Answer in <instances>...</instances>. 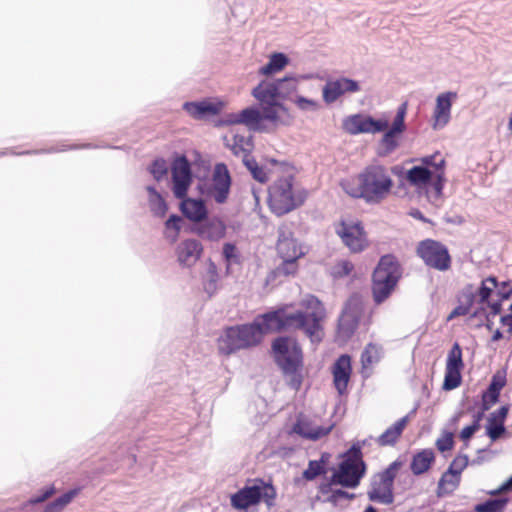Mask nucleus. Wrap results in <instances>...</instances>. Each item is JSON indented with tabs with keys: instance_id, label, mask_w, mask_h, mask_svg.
Segmentation results:
<instances>
[{
	"instance_id": "1",
	"label": "nucleus",
	"mask_w": 512,
	"mask_h": 512,
	"mask_svg": "<svg viewBox=\"0 0 512 512\" xmlns=\"http://www.w3.org/2000/svg\"><path fill=\"white\" fill-rule=\"evenodd\" d=\"M393 187V180L386 167L370 165L357 177V184L347 191L354 198L364 199L369 204L384 200Z\"/></svg>"
},
{
	"instance_id": "2",
	"label": "nucleus",
	"mask_w": 512,
	"mask_h": 512,
	"mask_svg": "<svg viewBox=\"0 0 512 512\" xmlns=\"http://www.w3.org/2000/svg\"><path fill=\"white\" fill-rule=\"evenodd\" d=\"M272 350L276 364L281 369L287 384L298 390L302 384L300 372L302 366V350L296 341L288 337H278L272 342Z\"/></svg>"
},
{
	"instance_id": "3",
	"label": "nucleus",
	"mask_w": 512,
	"mask_h": 512,
	"mask_svg": "<svg viewBox=\"0 0 512 512\" xmlns=\"http://www.w3.org/2000/svg\"><path fill=\"white\" fill-rule=\"evenodd\" d=\"M402 271L393 255H384L372 275V294L376 304L383 303L395 289Z\"/></svg>"
},
{
	"instance_id": "4",
	"label": "nucleus",
	"mask_w": 512,
	"mask_h": 512,
	"mask_svg": "<svg viewBox=\"0 0 512 512\" xmlns=\"http://www.w3.org/2000/svg\"><path fill=\"white\" fill-rule=\"evenodd\" d=\"M306 196L305 190L293 188V177L291 176L278 179L269 188L270 207L279 216L302 205Z\"/></svg>"
},
{
	"instance_id": "5",
	"label": "nucleus",
	"mask_w": 512,
	"mask_h": 512,
	"mask_svg": "<svg viewBox=\"0 0 512 512\" xmlns=\"http://www.w3.org/2000/svg\"><path fill=\"white\" fill-rule=\"evenodd\" d=\"M262 339L253 322L227 327L218 338V350L230 355L238 350L257 346Z\"/></svg>"
},
{
	"instance_id": "6",
	"label": "nucleus",
	"mask_w": 512,
	"mask_h": 512,
	"mask_svg": "<svg viewBox=\"0 0 512 512\" xmlns=\"http://www.w3.org/2000/svg\"><path fill=\"white\" fill-rule=\"evenodd\" d=\"M254 326L260 333V338L269 332H280L283 330H299L304 325V318L301 314L288 312L285 308H279L267 313L258 315L253 320Z\"/></svg>"
},
{
	"instance_id": "7",
	"label": "nucleus",
	"mask_w": 512,
	"mask_h": 512,
	"mask_svg": "<svg viewBox=\"0 0 512 512\" xmlns=\"http://www.w3.org/2000/svg\"><path fill=\"white\" fill-rule=\"evenodd\" d=\"M303 306L308 310L304 312L297 310L294 314H301L304 318V325L299 327L312 343H319L323 338L322 321L326 317V309L323 303L313 295H308L302 301Z\"/></svg>"
},
{
	"instance_id": "8",
	"label": "nucleus",
	"mask_w": 512,
	"mask_h": 512,
	"mask_svg": "<svg viewBox=\"0 0 512 512\" xmlns=\"http://www.w3.org/2000/svg\"><path fill=\"white\" fill-rule=\"evenodd\" d=\"M417 255L424 263L435 270L447 271L451 267V257L447 247L439 241L425 239L417 246Z\"/></svg>"
},
{
	"instance_id": "9",
	"label": "nucleus",
	"mask_w": 512,
	"mask_h": 512,
	"mask_svg": "<svg viewBox=\"0 0 512 512\" xmlns=\"http://www.w3.org/2000/svg\"><path fill=\"white\" fill-rule=\"evenodd\" d=\"M361 314V305L357 297H350L338 320L337 337L343 342L349 340L355 333Z\"/></svg>"
},
{
	"instance_id": "10",
	"label": "nucleus",
	"mask_w": 512,
	"mask_h": 512,
	"mask_svg": "<svg viewBox=\"0 0 512 512\" xmlns=\"http://www.w3.org/2000/svg\"><path fill=\"white\" fill-rule=\"evenodd\" d=\"M366 466L354 463L351 459H343L331 476V485H340L345 488H356L365 474Z\"/></svg>"
},
{
	"instance_id": "11",
	"label": "nucleus",
	"mask_w": 512,
	"mask_h": 512,
	"mask_svg": "<svg viewBox=\"0 0 512 512\" xmlns=\"http://www.w3.org/2000/svg\"><path fill=\"white\" fill-rule=\"evenodd\" d=\"M464 367L462 349L458 342H455L448 352L445 376L442 388L451 391L460 386L462 381L461 370Z\"/></svg>"
},
{
	"instance_id": "12",
	"label": "nucleus",
	"mask_w": 512,
	"mask_h": 512,
	"mask_svg": "<svg viewBox=\"0 0 512 512\" xmlns=\"http://www.w3.org/2000/svg\"><path fill=\"white\" fill-rule=\"evenodd\" d=\"M389 127L387 120L374 119L371 116H363L355 114L348 116L343 121L344 130L351 135L362 133H379L385 131Z\"/></svg>"
},
{
	"instance_id": "13",
	"label": "nucleus",
	"mask_w": 512,
	"mask_h": 512,
	"mask_svg": "<svg viewBox=\"0 0 512 512\" xmlns=\"http://www.w3.org/2000/svg\"><path fill=\"white\" fill-rule=\"evenodd\" d=\"M173 194L177 199H182L187 195L188 189L192 183L191 165L185 156L177 157L171 167Z\"/></svg>"
},
{
	"instance_id": "14",
	"label": "nucleus",
	"mask_w": 512,
	"mask_h": 512,
	"mask_svg": "<svg viewBox=\"0 0 512 512\" xmlns=\"http://www.w3.org/2000/svg\"><path fill=\"white\" fill-rule=\"evenodd\" d=\"M231 182L232 180L227 166L224 163H217L212 174V185L210 189V195L216 203L223 204L227 201Z\"/></svg>"
},
{
	"instance_id": "15",
	"label": "nucleus",
	"mask_w": 512,
	"mask_h": 512,
	"mask_svg": "<svg viewBox=\"0 0 512 512\" xmlns=\"http://www.w3.org/2000/svg\"><path fill=\"white\" fill-rule=\"evenodd\" d=\"M359 90L360 85L356 80L340 77L326 82L322 89V96L326 104H332L345 93H355Z\"/></svg>"
},
{
	"instance_id": "16",
	"label": "nucleus",
	"mask_w": 512,
	"mask_h": 512,
	"mask_svg": "<svg viewBox=\"0 0 512 512\" xmlns=\"http://www.w3.org/2000/svg\"><path fill=\"white\" fill-rule=\"evenodd\" d=\"M337 234L352 252H361L366 245V237L360 223L342 222L337 228Z\"/></svg>"
},
{
	"instance_id": "17",
	"label": "nucleus",
	"mask_w": 512,
	"mask_h": 512,
	"mask_svg": "<svg viewBox=\"0 0 512 512\" xmlns=\"http://www.w3.org/2000/svg\"><path fill=\"white\" fill-rule=\"evenodd\" d=\"M457 98L456 92H445L441 93L436 98V106L433 113L434 118V128H443L445 127L451 117V107L454 99Z\"/></svg>"
},
{
	"instance_id": "18",
	"label": "nucleus",
	"mask_w": 512,
	"mask_h": 512,
	"mask_svg": "<svg viewBox=\"0 0 512 512\" xmlns=\"http://www.w3.org/2000/svg\"><path fill=\"white\" fill-rule=\"evenodd\" d=\"M277 251L279 256L284 258L300 257L303 252L296 240L293 238V233L288 226L282 225L278 229Z\"/></svg>"
},
{
	"instance_id": "19",
	"label": "nucleus",
	"mask_w": 512,
	"mask_h": 512,
	"mask_svg": "<svg viewBox=\"0 0 512 512\" xmlns=\"http://www.w3.org/2000/svg\"><path fill=\"white\" fill-rule=\"evenodd\" d=\"M231 506L238 510H246L261 501L260 485L245 486L231 495Z\"/></svg>"
},
{
	"instance_id": "20",
	"label": "nucleus",
	"mask_w": 512,
	"mask_h": 512,
	"mask_svg": "<svg viewBox=\"0 0 512 512\" xmlns=\"http://www.w3.org/2000/svg\"><path fill=\"white\" fill-rule=\"evenodd\" d=\"M202 252V244L195 239L182 241L176 249L178 262L185 267H192L199 260Z\"/></svg>"
},
{
	"instance_id": "21",
	"label": "nucleus",
	"mask_w": 512,
	"mask_h": 512,
	"mask_svg": "<svg viewBox=\"0 0 512 512\" xmlns=\"http://www.w3.org/2000/svg\"><path fill=\"white\" fill-rule=\"evenodd\" d=\"M332 430V425L330 426H321V425H314L307 417L300 415L296 421V423L293 426V431L302 436L303 438L309 439V440H318L327 434L330 433Z\"/></svg>"
},
{
	"instance_id": "22",
	"label": "nucleus",
	"mask_w": 512,
	"mask_h": 512,
	"mask_svg": "<svg viewBox=\"0 0 512 512\" xmlns=\"http://www.w3.org/2000/svg\"><path fill=\"white\" fill-rule=\"evenodd\" d=\"M334 386L340 395L347 389L351 376V358L347 354L341 355L333 365Z\"/></svg>"
},
{
	"instance_id": "23",
	"label": "nucleus",
	"mask_w": 512,
	"mask_h": 512,
	"mask_svg": "<svg viewBox=\"0 0 512 512\" xmlns=\"http://www.w3.org/2000/svg\"><path fill=\"white\" fill-rule=\"evenodd\" d=\"M192 232L201 238L210 241H218L225 236L226 225L220 219L213 218L206 222L202 221L198 224H195L192 228Z\"/></svg>"
},
{
	"instance_id": "24",
	"label": "nucleus",
	"mask_w": 512,
	"mask_h": 512,
	"mask_svg": "<svg viewBox=\"0 0 512 512\" xmlns=\"http://www.w3.org/2000/svg\"><path fill=\"white\" fill-rule=\"evenodd\" d=\"M181 200L180 210L187 219L198 224L207 218L208 211L202 199L185 196Z\"/></svg>"
},
{
	"instance_id": "25",
	"label": "nucleus",
	"mask_w": 512,
	"mask_h": 512,
	"mask_svg": "<svg viewBox=\"0 0 512 512\" xmlns=\"http://www.w3.org/2000/svg\"><path fill=\"white\" fill-rule=\"evenodd\" d=\"M508 412L509 407L504 405L489 415L486 425V434L492 442L498 440L506 432L504 422Z\"/></svg>"
},
{
	"instance_id": "26",
	"label": "nucleus",
	"mask_w": 512,
	"mask_h": 512,
	"mask_svg": "<svg viewBox=\"0 0 512 512\" xmlns=\"http://www.w3.org/2000/svg\"><path fill=\"white\" fill-rule=\"evenodd\" d=\"M417 407L412 409L406 416L399 419L392 426L387 428L377 439V442L381 446L394 445L398 438L401 436L405 427L407 426L410 419L416 414Z\"/></svg>"
},
{
	"instance_id": "27",
	"label": "nucleus",
	"mask_w": 512,
	"mask_h": 512,
	"mask_svg": "<svg viewBox=\"0 0 512 512\" xmlns=\"http://www.w3.org/2000/svg\"><path fill=\"white\" fill-rule=\"evenodd\" d=\"M262 121L261 112L254 107H248L243 109L239 113L229 114L227 117V123L229 124H244L250 130L259 131L260 123Z\"/></svg>"
},
{
	"instance_id": "28",
	"label": "nucleus",
	"mask_w": 512,
	"mask_h": 512,
	"mask_svg": "<svg viewBox=\"0 0 512 512\" xmlns=\"http://www.w3.org/2000/svg\"><path fill=\"white\" fill-rule=\"evenodd\" d=\"M367 495L369 500L372 502L389 505L394 501L393 487L376 477L371 482Z\"/></svg>"
},
{
	"instance_id": "29",
	"label": "nucleus",
	"mask_w": 512,
	"mask_h": 512,
	"mask_svg": "<svg viewBox=\"0 0 512 512\" xmlns=\"http://www.w3.org/2000/svg\"><path fill=\"white\" fill-rule=\"evenodd\" d=\"M252 95L260 104L280 103L274 80H263L252 90Z\"/></svg>"
},
{
	"instance_id": "30",
	"label": "nucleus",
	"mask_w": 512,
	"mask_h": 512,
	"mask_svg": "<svg viewBox=\"0 0 512 512\" xmlns=\"http://www.w3.org/2000/svg\"><path fill=\"white\" fill-rule=\"evenodd\" d=\"M505 377L494 375L487 390L482 394L483 411H487L499 401L500 391L505 386Z\"/></svg>"
},
{
	"instance_id": "31",
	"label": "nucleus",
	"mask_w": 512,
	"mask_h": 512,
	"mask_svg": "<svg viewBox=\"0 0 512 512\" xmlns=\"http://www.w3.org/2000/svg\"><path fill=\"white\" fill-rule=\"evenodd\" d=\"M433 172L424 166H414L409 169L405 174V179L407 182L416 188H423L428 186V184L432 181Z\"/></svg>"
},
{
	"instance_id": "32",
	"label": "nucleus",
	"mask_w": 512,
	"mask_h": 512,
	"mask_svg": "<svg viewBox=\"0 0 512 512\" xmlns=\"http://www.w3.org/2000/svg\"><path fill=\"white\" fill-rule=\"evenodd\" d=\"M183 109L195 119H203L208 115H216L219 112L217 105L211 102H185Z\"/></svg>"
},
{
	"instance_id": "33",
	"label": "nucleus",
	"mask_w": 512,
	"mask_h": 512,
	"mask_svg": "<svg viewBox=\"0 0 512 512\" xmlns=\"http://www.w3.org/2000/svg\"><path fill=\"white\" fill-rule=\"evenodd\" d=\"M434 459L435 455L431 449H424L418 452L412 458L410 464L411 471L415 475H421L425 473L430 468Z\"/></svg>"
},
{
	"instance_id": "34",
	"label": "nucleus",
	"mask_w": 512,
	"mask_h": 512,
	"mask_svg": "<svg viewBox=\"0 0 512 512\" xmlns=\"http://www.w3.org/2000/svg\"><path fill=\"white\" fill-rule=\"evenodd\" d=\"M80 491L81 488L77 487L65 492L54 501L48 503L42 512H62L64 508L80 493Z\"/></svg>"
},
{
	"instance_id": "35",
	"label": "nucleus",
	"mask_w": 512,
	"mask_h": 512,
	"mask_svg": "<svg viewBox=\"0 0 512 512\" xmlns=\"http://www.w3.org/2000/svg\"><path fill=\"white\" fill-rule=\"evenodd\" d=\"M288 57L283 53H274L270 56L266 65L259 69L261 75H272L281 71L288 64Z\"/></svg>"
},
{
	"instance_id": "36",
	"label": "nucleus",
	"mask_w": 512,
	"mask_h": 512,
	"mask_svg": "<svg viewBox=\"0 0 512 512\" xmlns=\"http://www.w3.org/2000/svg\"><path fill=\"white\" fill-rule=\"evenodd\" d=\"M274 81L280 102L287 99L297 90L298 80L294 76H285Z\"/></svg>"
},
{
	"instance_id": "37",
	"label": "nucleus",
	"mask_w": 512,
	"mask_h": 512,
	"mask_svg": "<svg viewBox=\"0 0 512 512\" xmlns=\"http://www.w3.org/2000/svg\"><path fill=\"white\" fill-rule=\"evenodd\" d=\"M399 136V133L387 128L381 139L379 155L387 156L394 152L399 146Z\"/></svg>"
},
{
	"instance_id": "38",
	"label": "nucleus",
	"mask_w": 512,
	"mask_h": 512,
	"mask_svg": "<svg viewBox=\"0 0 512 512\" xmlns=\"http://www.w3.org/2000/svg\"><path fill=\"white\" fill-rule=\"evenodd\" d=\"M508 503V498H490L474 507L475 512H503Z\"/></svg>"
},
{
	"instance_id": "39",
	"label": "nucleus",
	"mask_w": 512,
	"mask_h": 512,
	"mask_svg": "<svg viewBox=\"0 0 512 512\" xmlns=\"http://www.w3.org/2000/svg\"><path fill=\"white\" fill-rule=\"evenodd\" d=\"M459 482L460 477L446 471L438 482V495L442 496L444 494L452 493L459 485Z\"/></svg>"
},
{
	"instance_id": "40",
	"label": "nucleus",
	"mask_w": 512,
	"mask_h": 512,
	"mask_svg": "<svg viewBox=\"0 0 512 512\" xmlns=\"http://www.w3.org/2000/svg\"><path fill=\"white\" fill-rule=\"evenodd\" d=\"M496 287H498V280L494 276H489L486 279L482 280L481 285L477 291V296L479 297V303H486L490 296L495 292Z\"/></svg>"
},
{
	"instance_id": "41",
	"label": "nucleus",
	"mask_w": 512,
	"mask_h": 512,
	"mask_svg": "<svg viewBox=\"0 0 512 512\" xmlns=\"http://www.w3.org/2000/svg\"><path fill=\"white\" fill-rule=\"evenodd\" d=\"M243 163L256 181L260 183H266L268 181L267 172L263 167L259 166L255 159L251 158L249 154L244 155Z\"/></svg>"
},
{
	"instance_id": "42",
	"label": "nucleus",
	"mask_w": 512,
	"mask_h": 512,
	"mask_svg": "<svg viewBox=\"0 0 512 512\" xmlns=\"http://www.w3.org/2000/svg\"><path fill=\"white\" fill-rule=\"evenodd\" d=\"M381 347L369 343L361 354V363L363 368H367L370 365L377 363L381 358Z\"/></svg>"
},
{
	"instance_id": "43",
	"label": "nucleus",
	"mask_w": 512,
	"mask_h": 512,
	"mask_svg": "<svg viewBox=\"0 0 512 512\" xmlns=\"http://www.w3.org/2000/svg\"><path fill=\"white\" fill-rule=\"evenodd\" d=\"M325 461V454L321 456L320 460H310L307 469L303 471V478L307 481H312L324 474L326 472L324 467Z\"/></svg>"
},
{
	"instance_id": "44",
	"label": "nucleus",
	"mask_w": 512,
	"mask_h": 512,
	"mask_svg": "<svg viewBox=\"0 0 512 512\" xmlns=\"http://www.w3.org/2000/svg\"><path fill=\"white\" fill-rule=\"evenodd\" d=\"M354 265L348 260H338L330 267V275L333 279H342L353 271Z\"/></svg>"
},
{
	"instance_id": "45",
	"label": "nucleus",
	"mask_w": 512,
	"mask_h": 512,
	"mask_svg": "<svg viewBox=\"0 0 512 512\" xmlns=\"http://www.w3.org/2000/svg\"><path fill=\"white\" fill-rule=\"evenodd\" d=\"M407 107H408L407 102L402 103L398 107L396 115H395V117L393 119L392 125L389 128L390 130L395 131V132L399 133L400 135L406 129L405 116H406V113H407Z\"/></svg>"
},
{
	"instance_id": "46",
	"label": "nucleus",
	"mask_w": 512,
	"mask_h": 512,
	"mask_svg": "<svg viewBox=\"0 0 512 512\" xmlns=\"http://www.w3.org/2000/svg\"><path fill=\"white\" fill-rule=\"evenodd\" d=\"M148 202H149L150 210L153 213V215H155L157 217L165 216V214L168 210V206H167L166 201L164 200V198L161 195H154V198H149Z\"/></svg>"
},
{
	"instance_id": "47",
	"label": "nucleus",
	"mask_w": 512,
	"mask_h": 512,
	"mask_svg": "<svg viewBox=\"0 0 512 512\" xmlns=\"http://www.w3.org/2000/svg\"><path fill=\"white\" fill-rule=\"evenodd\" d=\"M400 467L401 462L394 461L383 472L378 474L376 478L393 487L397 471L399 470Z\"/></svg>"
},
{
	"instance_id": "48",
	"label": "nucleus",
	"mask_w": 512,
	"mask_h": 512,
	"mask_svg": "<svg viewBox=\"0 0 512 512\" xmlns=\"http://www.w3.org/2000/svg\"><path fill=\"white\" fill-rule=\"evenodd\" d=\"M262 106V120H269L275 122L278 120V109L285 110L281 103L261 104Z\"/></svg>"
},
{
	"instance_id": "49",
	"label": "nucleus",
	"mask_w": 512,
	"mask_h": 512,
	"mask_svg": "<svg viewBox=\"0 0 512 512\" xmlns=\"http://www.w3.org/2000/svg\"><path fill=\"white\" fill-rule=\"evenodd\" d=\"M181 222L182 219L177 214L170 215L167 221L165 222L166 230L168 232L173 231L172 235H170L169 233L167 234V237L171 238L172 241H175L178 237V234L181 230Z\"/></svg>"
},
{
	"instance_id": "50",
	"label": "nucleus",
	"mask_w": 512,
	"mask_h": 512,
	"mask_svg": "<svg viewBox=\"0 0 512 512\" xmlns=\"http://www.w3.org/2000/svg\"><path fill=\"white\" fill-rule=\"evenodd\" d=\"M476 295L472 292L465 295L466 302L465 304L458 305L453 309V311L449 315V319H452L457 316H464L467 315L470 312V308L472 307L474 303Z\"/></svg>"
},
{
	"instance_id": "51",
	"label": "nucleus",
	"mask_w": 512,
	"mask_h": 512,
	"mask_svg": "<svg viewBox=\"0 0 512 512\" xmlns=\"http://www.w3.org/2000/svg\"><path fill=\"white\" fill-rule=\"evenodd\" d=\"M468 463V456L460 454L454 458L447 471H449L450 474L460 477L461 472L467 467Z\"/></svg>"
},
{
	"instance_id": "52",
	"label": "nucleus",
	"mask_w": 512,
	"mask_h": 512,
	"mask_svg": "<svg viewBox=\"0 0 512 512\" xmlns=\"http://www.w3.org/2000/svg\"><path fill=\"white\" fill-rule=\"evenodd\" d=\"M252 146V142L250 138H245L244 136L235 135L234 143L232 145V151L235 155L240 153H244V155L248 154L249 147Z\"/></svg>"
},
{
	"instance_id": "53",
	"label": "nucleus",
	"mask_w": 512,
	"mask_h": 512,
	"mask_svg": "<svg viewBox=\"0 0 512 512\" xmlns=\"http://www.w3.org/2000/svg\"><path fill=\"white\" fill-rule=\"evenodd\" d=\"M154 179L160 181L168 173V165L164 159H156L150 166Z\"/></svg>"
},
{
	"instance_id": "54",
	"label": "nucleus",
	"mask_w": 512,
	"mask_h": 512,
	"mask_svg": "<svg viewBox=\"0 0 512 512\" xmlns=\"http://www.w3.org/2000/svg\"><path fill=\"white\" fill-rule=\"evenodd\" d=\"M218 279L217 268L214 263H210L207 269V280L205 281L204 287L206 292L209 294L214 293L216 290V283Z\"/></svg>"
},
{
	"instance_id": "55",
	"label": "nucleus",
	"mask_w": 512,
	"mask_h": 512,
	"mask_svg": "<svg viewBox=\"0 0 512 512\" xmlns=\"http://www.w3.org/2000/svg\"><path fill=\"white\" fill-rule=\"evenodd\" d=\"M436 158H437L436 154L423 157L421 159V162H422L421 166L427 167L428 169H429V167H433L434 168L433 173L444 171L445 160L443 158H441L439 161H436Z\"/></svg>"
},
{
	"instance_id": "56",
	"label": "nucleus",
	"mask_w": 512,
	"mask_h": 512,
	"mask_svg": "<svg viewBox=\"0 0 512 512\" xmlns=\"http://www.w3.org/2000/svg\"><path fill=\"white\" fill-rule=\"evenodd\" d=\"M298 258L299 257L284 258L282 264L278 268L279 272L284 275H293L297 270L296 261Z\"/></svg>"
},
{
	"instance_id": "57",
	"label": "nucleus",
	"mask_w": 512,
	"mask_h": 512,
	"mask_svg": "<svg viewBox=\"0 0 512 512\" xmlns=\"http://www.w3.org/2000/svg\"><path fill=\"white\" fill-rule=\"evenodd\" d=\"M445 183V173L444 171H440L437 173H433L432 181L428 184L431 185L434 189V192L436 194V197H439L442 195V190Z\"/></svg>"
},
{
	"instance_id": "58",
	"label": "nucleus",
	"mask_w": 512,
	"mask_h": 512,
	"mask_svg": "<svg viewBox=\"0 0 512 512\" xmlns=\"http://www.w3.org/2000/svg\"><path fill=\"white\" fill-rule=\"evenodd\" d=\"M454 440L453 434L450 432L445 433L442 437L436 441V447L440 452H446L453 448Z\"/></svg>"
},
{
	"instance_id": "59",
	"label": "nucleus",
	"mask_w": 512,
	"mask_h": 512,
	"mask_svg": "<svg viewBox=\"0 0 512 512\" xmlns=\"http://www.w3.org/2000/svg\"><path fill=\"white\" fill-rule=\"evenodd\" d=\"M344 459H351L354 463L360 464L364 467L365 463L362 460V452L359 444H353L351 448L344 454Z\"/></svg>"
},
{
	"instance_id": "60",
	"label": "nucleus",
	"mask_w": 512,
	"mask_h": 512,
	"mask_svg": "<svg viewBox=\"0 0 512 512\" xmlns=\"http://www.w3.org/2000/svg\"><path fill=\"white\" fill-rule=\"evenodd\" d=\"M223 256L228 263L238 262L236 246L233 243H225L223 245Z\"/></svg>"
},
{
	"instance_id": "61",
	"label": "nucleus",
	"mask_w": 512,
	"mask_h": 512,
	"mask_svg": "<svg viewBox=\"0 0 512 512\" xmlns=\"http://www.w3.org/2000/svg\"><path fill=\"white\" fill-rule=\"evenodd\" d=\"M496 295L501 300H507L512 296V286L509 287V282H498V287L495 290Z\"/></svg>"
},
{
	"instance_id": "62",
	"label": "nucleus",
	"mask_w": 512,
	"mask_h": 512,
	"mask_svg": "<svg viewBox=\"0 0 512 512\" xmlns=\"http://www.w3.org/2000/svg\"><path fill=\"white\" fill-rule=\"evenodd\" d=\"M261 500L263 499L268 506L273 504L276 493L271 485L260 486Z\"/></svg>"
},
{
	"instance_id": "63",
	"label": "nucleus",
	"mask_w": 512,
	"mask_h": 512,
	"mask_svg": "<svg viewBox=\"0 0 512 512\" xmlns=\"http://www.w3.org/2000/svg\"><path fill=\"white\" fill-rule=\"evenodd\" d=\"M295 104L298 106L299 109L304 111L314 110L317 108L316 101L308 99L303 96H297V98L295 99Z\"/></svg>"
},
{
	"instance_id": "64",
	"label": "nucleus",
	"mask_w": 512,
	"mask_h": 512,
	"mask_svg": "<svg viewBox=\"0 0 512 512\" xmlns=\"http://www.w3.org/2000/svg\"><path fill=\"white\" fill-rule=\"evenodd\" d=\"M354 497H355V495L353 493H349L342 489H335V490H332V492H331L330 500L333 502H338L341 499L351 500Z\"/></svg>"
}]
</instances>
